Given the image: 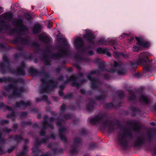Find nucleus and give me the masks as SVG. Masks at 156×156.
Segmentation results:
<instances>
[{"mask_svg":"<svg viewBox=\"0 0 156 156\" xmlns=\"http://www.w3.org/2000/svg\"><path fill=\"white\" fill-rule=\"evenodd\" d=\"M149 55H150V54L147 51L141 53L137 62H130V66L132 70L133 71H135L137 66L140 65L144 66V72L145 73L151 72L152 70V66L151 64V61L148 58Z\"/></svg>","mask_w":156,"mask_h":156,"instance_id":"obj_1","label":"nucleus"},{"mask_svg":"<svg viewBox=\"0 0 156 156\" xmlns=\"http://www.w3.org/2000/svg\"><path fill=\"white\" fill-rule=\"evenodd\" d=\"M57 41L59 44H62L64 46H57L56 49L59 52L52 53L51 58L53 59L58 60L70 55L71 52L69 50V45L66 39L64 38H58Z\"/></svg>","mask_w":156,"mask_h":156,"instance_id":"obj_2","label":"nucleus"},{"mask_svg":"<svg viewBox=\"0 0 156 156\" xmlns=\"http://www.w3.org/2000/svg\"><path fill=\"white\" fill-rule=\"evenodd\" d=\"M2 61L3 63H0V72L2 74H5L8 71L9 73L18 76H24L25 75L26 72L24 69L18 67L15 69L14 68L12 69L10 66H7L5 65V64L8 66L10 65L9 59L6 55L3 56Z\"/></svg>","mask_w":156,"mask_h":156,"instance_id":"obj_3","label":"nucleus"},{"mask_svg":"<svg viewBox=\"0 0 156 156\" xmlns=\"http://www.w3.org/2000/svg\"><path fill=\"white\" fill-rule=\"evenodd\" d=\"M88 29L85 30L86 33L83 36V37L86 41L89 44L87 48H83L82 51L83 53H87L89 55H92L94 54V52L93 50H88L89 48H91L94 47L95 42L94 40L95 37L94 34L91 32H88L89 31Z\"/></svg>","mask_w":156,"mask_h":156,"instance_id":"obj_4","label":"nucleus"},{"mask_svg":"<svg viewBox=\"0 0 156 156\" xmlns=\"http://www.w3.org/2000/svg\"><path fill=\"white\" fill-rule=\"evenodd\" d=\"M124 132L122 134H119L117 135V139L119 144L124 148H126L128 146V142L126 139L127 136H128L130 140H132L133 136L131 131H129L128 129H123Z\"/></svg>","mask_w":156,"mask_h":156,"instance_id":"obj_5","label":"nucleus"},{"mask_svg":"<svg viewBox=\"0 0 156 156\" xmlns=\"http://www.w3.org/2000/svg\"><path fill=\"white\" fill-rule=\"evenodd\" d=\"M95 74L100 75L101 73L99 70L96 69L91 71L87 76V77L90 81V87L93 90L98 89L101 84V81L99 79L91 76V75Z\"/></svg>","mask_w":156,"mask_h":156,"instance_id":"obj_6","label":"nucleus"},{"mask_svg":"<svg viewBox=\"0 0 156 156\" xmlns=\"http://www.w3.org/2000/svg\"><path fill=\"white\" fill-rule=\"evenodd\" d=\"M43 85L40 87V93L43 94L51 91L58 87V83L55 82L53 79L45 81V83H42Z\"/></svg>","mask_w":156,"mask_h":156,"instance_id":"obj_7","label":"nucleus"},{"mask_svg":"<svg viewBox=\"0 0 156 156\" xmlns=\"http://www.w3.org/2000/svg\"><path fill=\"white\" fill-rule=\"evenodd\" d=\"M12 43L14 44L20 43L22 44L28 46H31L33 47L38 48L40 47L39 44L37 42L31 43V41L28 38H23L19 36L16 37L12 40Z\"/></svg>","mask_w":156,"mask_h":156,"instance_id":"obj_8","label":"nucleus"},{"mask_svg":"<svg viewBox=\"0 0 156 156\" xmlns=\"http://www.w3.org/2000/svg\"><path fill=\"white\" fill-rule=\"evenodd\" d=\"M115 121V124L113 123V121L109 120H106L104 122H102V120L100 122L102 123L105 127L107 126L108 123H110L108 127V132L111 133L113 132L115 130V125L117 126V129H123V125L121 124V122L119 120L116 119Z\"/></svg>","mask_w":156,"mask_h":156,"instance_id":"obj_9","label":"nucleus"},{"mask_svg":"<svg viewBox=\"0 0 156 156\" xmlns=\"http://www.w3.org/2000/svg\"><path fill=\"white\" fill-rule=\"evenodd\" d=\"M12 24L14 26L17 27L19 33L21 35H24L22 33L28 32L29 31L28 28L23 23V20L20 17L16 20H14Z\"/></svg>","mask_w":156,"mask_h":156,"instance_id":"obj_10","label":"nucleus"},{"mask_svg":"<svg viewBox=\"0 0 156 156\" xmlns=\"http://www.w3.org/2000/svg\"><path fill=\"white\" fill-rule=\"evenodd\" d=\"M82 145V140L80 138L78 137L75 138L70 151V155L73 156L78 153L79 152V149Z\"/></svg>","mask_w":156,"mask_h":156,"instance_id":"obj_11","label":"nucleus"},{"mask_svg":"<svg viewBox=\"0 0 156 156\" xmlns=\"http://www.w3.org/2000/svg\"><path fill=\"white\" fill-rule=\"evenodd\" d=\"M63 121V119L62 118L57 119V121H56V124L57 126H59L58 129V133L60 138L61 140L64 143H67V140L65 134H63V133L65 132L66 129V128L62 127V122Z\"/></svg>","mask_w":156,"mask_h":156,"instance_id":"obj_12","label":"nucleus"},{"mask_svg":"<svg viewBox=\"0 0 156 156\" xmlns=\"http://www.w3.org/2000/svg\"><path fill=\"white\" fill-rule=\"evenodd\" d=\"M7 82L14 83V84H16V83H23L24 81L22 78H19L15 79L10 76L8 77H3L0 78V83H7Z\"/></svg>","mask_w":156,"mask_h":156,"instance_id":"obj_13","label":"nucleus"},{"mask_svg":"<svg viewBox=\"0 0 156 156\" xmlns=\"http://www.w3.org/2000/svg\"><path fill=\"white\" fill-rule=\"evenodd\" d=\"M0 107H3L4 109H6L8 111L12 112L10 114H8L6 115V117L7 118L10 119L12 117H17L18 114H16V112L13 110L11 107L5 105L4 103L1 102L0 103Z\"/></svg>","mask_w":156,"mask_h":156,"instance_id":"obj_14","label":"nucleus"},{"mask_svg":"<svg viewBox=\"0 0 156 156\" xmlns=\"http://www.w3.org/2000/svg\"><path fill=\"white\" fill-rule=\"evenodd\" d=\"M78 76H75L72 75L68 78L66 80L64 81V83L65 84H66L70 81H72L71 83L72 87H79L80 84L79 82H77V80H78Z\"/></svg>","mask_w":156,"mask_h":156,"instance_id":"obj_15","label":"nucleus"},{"mask_svg":"<svg viewBox=\"0 0 156 156\" xmlns=\"http://www.w3.org/2000/svg\"><path fill=\"white\" fill-rule=\"evenodd\" d=\"M106 116V114L105 113L96 115L90 119V122L92 124L95 125L99 122H101L103 118Z\"/></svg>","mask_w":156,"mask_h":156,"instance_id":"obj_16","label":"nucleus"},{"mask_svg":"<svg viewBox=\"0 0 156 156\" xmlns=\"http://www.w3.org/2000/svg\"><path fill=\"white\" fill-rule=\"evenodd\" d=\"M135 39L137 42L136 44L141 48H148L150 46V43L144 41L142 38L136 37Z\"/></svg>","mask_w":156,"mask_h":156,"instance_id":"obj_17","label":"nucleus"},{"mask_svg":"<svg viewBox=\"0 0 156 156\" xmlns=\"http://www.w3.org/2000/svg\"><path fill=\"white\" fill-rule=\"evenodd\" d=\"M42 26L39 23L34 24L32 28V32L34 35L40 34L42 32Z\"/></svg>","mask_w":156,"mask_h":156,"instance_id":"obj_18","label":"nucleus"},{"mask_svg":"<svg viewBox=\"0 0 156 156\" xmlns=\"http://www.w3.org/2000/svg\"><path fill=\"white\" fill-rule=\"evenodd\" d=\"M13 84H9L8 85L5 86L4 87V89L6 91L10 90L11 89H13V91L12 93V95L13 96V95H18L19 94L17 92V90L16 88V87L14 86V84H14V83H13Z\"/></svg>","mask_w":156,"mask_h":156,"instance_id":"obj_19","label":"nucleus"},{"mask_svg":"<svg viewBox=\"0 0 156 156\" xmlns=\"http://www.w3.org/2000/svg\"><path fill=\"white\" fill-rule=\"evenodd\" d=\"M31 105V103L30 101H27L25 102L23 100H21L20 101H16L14 106L16 108H19L21 106L26 107L30 106Z\"/></svg>","mask_w":156,"mask_h":156,"instance_id":"obj_20","label":"nucleus"},{"mask_svg":"<svg viewBox=\"0 0 156 156\" xmlns=\"http://www.w3.org/2000/svg\"><path fill=\"white\" fill-rule=\"evenodd\" d=\"M39 75L44 76V77L41 78L40 79V81L42 83H45V81L47 80V79L50 77V74L48 73L45 72L44 70L39 71Z\"/></svg>","mask_w":156,"mask_h":156,"instance_id":"obj_21","label":"nucleus"},{"mask_svg":"<svg viewBox=\"0 0 156 156\" xmlns=\"http://www.w3.org/2000/svg\"><path fill=\"white\" fill-rule=\"evenodd\" d=\"M42 59L43 60L44 65L46 66H50L51 65V61L49 58V55L48 53L44 52L42 55Z\"/></svg>","mask_w":156,"mask_h":156,"instance_id":"obj_22","label":"nucleus"},{"mask_svg":"<svg viewBox=\"0 0 156 156\" xmlns=\"http://www.w3.org/2000/svg\"><path fill=\"white\" fill-rule=\"evenodd\" d=\"M84 44L83 41L81 38L77 37L75 40L74 45L77 49L82 48Z\"/></svg>","mask_w":156,"mask_h":156,"instance_id":"obj_23","label":"nucleus"},{"mask_svg":"<svg viewBox=\"0 0 156 156\" xmlns=\"http://www.w3.org/2000/svg\"><path fill=\"white\" fill-rule=\"evenodd\" d=\"M145 140L144 138L140 136L134 142L133 146L135 147L140 146L145 144Z\"/></svg>","mask_w":156,"mask_h":156,"instance_id":"obj_24","label":"nucleus"},{"mask_svg":"<svg viewBox=\"0 0 156 156\" xmlns=\"http://www.w3.org/2000/svg\"><path fill=\"white\" fill-rule=\"evenodd\" d=\"M96 104L95 102L94 101L90 100L86 105L87 110L90 112H92L94 110V105Z\"/></svg>","mask_w":156,"mask_h":156,"instance_id":"obj_25","label":"nucleus"},{"mask_svg":"<svg viewBox=\"0 0 156 156\" xmlns=\"http://www.w3.org/2000/svg\"><path fill=\"white\" fill-rule=\"evenodd\" d=\"M96 52L98 54H106L109 57L111 56V54L109 51L106 48H103L101 47L98 48L96 49Z\"/></svg>","mask_w":156,"mask_h":156,"instance_id":"obj_26","label":"nucleus"},{"mask_svg":"<svg viewBox=\"0 0 156 156\" xmlns=\"http://www.w3.org/2000/svg\"><path fill=\"white\" fill-rule=\"evenodd\" d=\"M5 21L3 20H0V33H2L4 29L6 30H9L11 27L10 24H4Z\"/></svg>","mask_w":156,"mask_h":156,"instance_id":"obj_27","label":"nucleus"},{"mask_svg":"<svg viewBox=\"0 0 156 156\" xmlns=\"http://www.w3.org/2000/svg\"><path fill=\"white\" fill-rule=\"evenodd\" d=\"M100 61V58H97L95 60V62L98 64L99 70L101 71H103L104 70L108 71V70L106 69L105 62H101Z\"/></svg>","mask_w":156,"mask_h":156,"instance_id":"obj_28","label":"nucleus"},{"mask_svg":"<svg viewBox=\"0 0 156 156\" xmlns=\"http://www.w3.org/2000/svg\"><path fill=\"white\" fill-rule=\"evenodd\" d=\"M139 101L142 103L148 104L150 102V101L148 97L145 95L141 94L140 97Z\"/></svg>","mask_w":156,"mask_h":156,"instance_id":"obj_29","label":"nucleus"},{"mask_svg":"<svg viewBox=\"0 0 156 156\" xmlns=\"http://www.w3.org/2000/svg\"><path fill=\"white\" fill-rule=\"evenodd\" d=\"M39 38L42 42L46 44H49L50 42V38L47 36L41 34L39 36Z\"/></svg>","mask_w":156,"mask_h":156,"instance_id":"obj_30","label":"nucleus"},{"mask_svg":"<svg viewBox=\"0 0 156 156\" xmlns=\"http://www.w3.org/2000/svg\"><path fill=\"white\" fill-rule=\"evenodd\" d=\"M129 109L132 111L131 115L133 117H135L136 116V112H140V108L130 106L129 108Z\"/></svg>","mask_w":156,"mask_h":156,"instance_id":"obj_31","label":"nucleus"},{"mask_svg":"<svg viewBox=\"0 0 156 156\" xmlns=\"http://www.w3.org/2000/svg\"><path fill=\"white\" fill-rule=\"evenodd\" d=\"M28 72L33 76H36L39 75V71L31 67L29 69Z\"/></svg>","mask_w":156,"mask_h":156,"instance_id":"obj_32","label":"nucleus"},{"mask_svg":"<svg viewBox=\"0 0 156 156\" xmlns=\"http://www.w3.org/2000/svg\"><path fill=\"white\" fill-rule=\"evenodd\" d=\"M23 140V138L22 137V134L19 135L16 134L14 135V141L17 142V146L18 144L20 143Z\"/></svg>","mask_w":156,"mask_h":156,"instance_id":"obj_33","label":"nucleus"},{"mask_svg":"<svg viewBox=\"0 0 156 156\" xmlns=\"http://www.w3.org/2000/svg\"><path fill=\"white\" fill-rule=\"evenodd\" d=\"M53 153L55 155L63 153V149L62 148L58 149L56 147H54L51 149Z\"/></svg>","mask_w":156,"mask_h":156,"instance_id":"obj_34","label":"nucleus"},{"mask_svg":"<svg viewBox=\"0 0 156 156\" xmlns=\"http://www.w3.org/2000/svg\"><path fill=\"white\" fill-rule=\"evenodd\" d=\"M32 152L35 154V156H39V154L41 152V150L39 147H35L32 148Z\"/></svg>","mask_w":156,"mask_h":156,"instance_id":"obj_35","label":"nucleus"},{"mask_svg":"<svg viewBox=\"0 0 156 156\" xmlns=\"http://www.w3.org/2000/svg\"><path fill=\"white\" fill-rule=\"evenodd\" d=\"M114 107V105L112 102L105 103L104 106V108L106 110L111 109Z\"/></svg>","mask_w":156,"mask_h":156,"instance_id":"obj_36","label":"nucleus"},{"mask_svg":"<svg viewBox=\"0 0 156 156\" xmlns=\"http://www.w3.org/2000/svg\"><path fill=\"white\" fill-rule=\"evenodd\" d=\"M16 88L17 89V92L19 94L18 95H13V96H15L18 97H20L21 96V93H23L24 91V87H20L19 89H18L16 87Z\"/></svg>","mask_w":156,"mask_h":156,"instance_id":"obj_37","label":"nucleus"},{"mask_svg":"<svg viewBox=\"0 0 156 156\" xmlns=\"http://www.w3.org/2000/svg\"><path fill=\"white\" fill-rule=\"evenodd\" d=\"M132 123L134 125V127L133 129L134 131L136 132H138L140 131V126L138 122H133Z\"/></svg>","mask_w":156,"mask_h":156,"instance_id":"obj_38","label":"nucleus"},{"mask_svg":"<svg viewBox=\"0 0 156 156\" xmlns=\"http://www.w3.org/2000/svg\"><path fill=\"white\" fill-rule=\"evenodd\" d=\"M136 98V96L134 93L131 90L129 93V96L128 99L129 101H133L135 100Z\"/></svg>","mask_w":156,"mask_h":156,"instance_id":"obj_39","label":"nucleus"},{"mask_svg":"<svg viewBox=\"0 0 156 156\" xmlns=\"http://www.w3.org/2000/svg\"><path fill=\"white\" fill-rule=\"evenodd\" d=\"M32 122L31 121L27 122L22 121L20 123L21 126L23 128H25L27 126H30L32 125Z\"/></svg>","mask_w":156,"mask_h":156,"instance_id":"obj_40","label":"nucleus"},{"mask_svg":"<svg viewBox=\"0 0 156 156\" xmlns=\"http://www.w3.org/2000/svg\"><path fill=\"white\" fill-rule=\"evenodd\" d=\"M80 135L81 136H85L87 135L88 133L84 128H82L79 131Z\"/></svg>","mask_w":156,"mask_h":156,"instance_id":"obj_41","label":"nucleus"},{"mask_svg":"<svg viewBox=\"0 0 156 156\" xmlns=\"http://www.w3.org/2000/svg\"><path fill=\"white\" fill-rule=\"evenodd\" d=\"M126 72V70L123 68L119 69L117 71V73L119 75H125Z\"/></svg>","mask_w":156,"mask_h":156,"instance_id":"obj_42","label":"nucleus"},{"mask_svg":"<svg viewBox=\"0 0 156 156\" xmlns=\"http://www.w3.org/2000/svg\"><path fill=\"white\" fill-rule=\"evenodd\" d=\"M107 97L106 95H101L95 97V99L98 101L105 100Z\"/></svg>","mask_w":156,"mask_h":156,"instance_id":"obj_43","label":"nucleus"},{"mask_svg":"<svg viewBox=\"0 0 156 156\" xmlns=\"http://www.w3.org/2000/svg\"><path fill=\"white\" fill-rule=\"evenodd\" d=\"M13 16L12 13H7L4 16V17L6 20H10L12 18Z\"/></svg>","mask_w":156,"mask_h":156,"instance_id":"obj_44","label":"nucleus"},{"mask_svg":"<svg viewBox=\"0 0 156 156\" xmlns=\"http://www.w3.org/2000/svg\"><path fill=\"white\" fill-rule=\"evenodd\" d=\"M98 145L97 144L91 142L89 144V148L90 149H93L98 147Z\"/></svg>","mask_w":156,"mask_h":156,"instance_id":"obj_45","label":"nucleus"},{"mask_svg":"<svg viewBox=\"0 0 156 156\" xmlns=\"http://www.w3.org/2000/svg\"><path fill=\"white\" fill-rule=\"evenodd\" d=\"M97 43L99 45L102 44L106 45V42L104 38H102L98 40L97 41Z\"/></svg>","mask_w":156,"mask_h":156,"instance_id":"obj_46","label":"nucleus"},{"mask_svg":"<svg viewBox=\"0 0 156 156\" xmlns=\"http://www.w3.org/2000/svg\"><path fill=\"white\" fill-rule=\"evenodd\" d=\"M73 96V95L72 93H69L64 96L63 99H69L72 98Z\"/></svg>","mask_w":156,"mask_h":156,"instance_id":"obj_47","label":"nucleus"},{"mask_svg":"<svg viewBox=\"0 0 156 156\" xmlns=\"http://www.w3.org/2000/svg\"><path fill=\"white\" fill-rule=\"evenodd\" d=\"M109 43L110 45H112V46H113V47L115 50L116 49V48L115 46H116L118 45V43L117 42L114 40H112L109 41Z\"/></svg>","mask_w":156,"mask_h":156,"instance_id":"obj_48","label":"nucleus"},{"mask_svg":"<svg viewBox=\"0 0 156 156\" xmlns=\"http://www.w3.org/2000/svg\"><path fill=\"white\" fill-rule=\"evenodd\" d=\"M42 144L41 140H39V139L38 138H37L35 142V147H39Z\"/></svg>","mask_w":156,"mask_h":156,"instance_id":"obj_49","label":"nucleus"},{"mask_svg":"<svg viewBox=\"0 0 156 156\" xmlns=\"http://www.w3.org/2000/svg\"><path fill=\"white\" fill-rule=\"evenodd\" d=\"M66 107L65 104L62 103L60 108V110L61 112L63 113L66 110Z\"/></svg>","mask_w":156,"mask_h":156,"instance_id":"obj_50","label":"nucleus"},{"mask_svg":"<svg viewBox=\"0 0 156 156\" xmlns=\"http://www.w3.org/2000/svg\"><path fill=\"white\" fill-rule=\"evenodd\" d=\"M17 147V144L12 146L9 149L7 152L8 153H11Z\"/></svg>","mask_w":156,"mask_h":156,"instance_id":"obj_51","label":"nucleus"},{"mask_svg":"<svg viewBox=\"0 0 156 156\" xmlns=\"http://www.w3.org/2000/svg\"><path fill=\"white\" fill-rule=\"evenodd\" d=\"M28 112H20V117L21 119L27 116Z\"/></svg>","mask_w":156,"mask_h":156,"instance_id":"obj_52","label":"nucleus"},{"mask_svg":"<svg viewBox=\"0 0 156 156\" xmlns=\"http://www.w3.org/2000/svg\"><path fill=\"white\" fill-rule=\"evenodd\" d=\"M24 16L27 20H29L31 19L32 16L29 13H26L24 14Z\"/></svg>","mask_w":156,"mask_h":156,"instance_id":"obj_53","label":"nucleus"},{"mask_svg":"<svg viewBox=\"0 0 156 156\" xmlns=\"http://www.w3.org/2000/svg\"><path fill=\"white\" fill-rule=\"evenodd\" d=\"M9 121V120L5 119L4 120H1L0 121V125H4L5 124H8Z\"/></svg>","mask_w":156,"mask_h":156,"instance_id":"obj_54","label":"nucleus"},{"mask_svg":"<svg viewBox=\"0 0 156 156\" xmlns=\"http://www.w3.org/2000/svg\"><path fill=\"white\" fill-rule=\"evenodd\" d=\"M117 95L119 98L121 99L124 98L125 96V94L121 92H120L118 93Z\"/></svg>","mask_w":156,"mask_h":156,"instance_id":"obj_55","label":"nucleus"},{"mask_svg":"<svg viewBox=\"0 0 156 156\" xmlns=\"http://www.w3.org/2000/svg\"><path fill=\"white\" fill-rule=\"evenodd\" d=\"M117 71L116 68L112 67L109 70H108V71H107L112 73H114L117 72Z\"/></svg>","mask_w":156,"mask_h":156,"instance_id":"obj_56","label":"nucleus"},{"mask_svg":"<svg viewBox=\"0 0 156 156\" xmlns=\"http://www.w3.org/2000/svg\"><path fill=\"white\" fill-rule=\"evenodd\" d=\"M3 132L6 133H9L12 131V129H8L7 127H5L2 129Z\"/></svg>","mask_w":156,"mask_h":156,"instance_id":"obj_57","label":"nucleus"},{"mask_svg":"<svg viewBox=\"0 0 156 156\" xmlns=\"http://www.w3.org/2000/svg\"><path fill=\"white\" fill-rule=\"evenodd\" d=\"M62 67L60 66H58V67L55 69L56 72L58 74H59L62 70Z\"/></svg>","mask_w":156,"mask_h":156,"instance_id":"obj_58","label":"nucleus"},{"mask_svg":"<svg viewBox=\"0 0 156 156\" xmlns=\"http://www.w3.org/2000/svg\"><path fill=\"white\" fill-rule=\"evenodd\" d=\"M40 135L41 136H45L46 133L45 130L44 129H41L39 133Z\"/></svg>","mask_w":156,"mask_h":156,"instance_id":"obj_59","label":"nucleus"},{"mask_svg":"<svg viewBox=\"0 0 156 156\" xmlns=\"http://www.w3.org/2000/svg\"><path fill=\"white\" fill-rule=\"evenodd\" d=\"M71 115L69 114H65L63 116V118L65 119H70L71 118Z\"/></svg>","mask_w":156,"mask_h":156,"instance_id":"obj_60","label":"nucleus"},{"mask_svg":"<svg viewBox=\"0 0 156 156\" xmlns=\"http://www.w3.org/2000/svg\"><path fill=\"white\" fill-rule=\"evenodd\" d=\"M121 52H114V55L115 58H118L120 57Z\"/></svg>","mask_w":156,"mask_h":156,"instance_id":"obj_61","label":"nucleus"},{"mask_svg":"<svg viewBox=\"0 0 156 156\" xmlns=\"http://www.w3.org/2000/svg\"><path fill=\"white\" fill-rule=\"evenodd\" d=\"M47 126L48 127L52 129H53L54 128V126L52 123H49L48 122H45Z\"/></svg>","mask_w":156,"mask_h":156,"instance_id":"obj_62","label":"nucleus"},{"mask_svg":"<svg viewBox=\"0 0 156 156\" xmlns=\"http://www.w3.org/2000/svg\"><path fill=\"white\" fill-rule=\"evenodd\" d=\"M20 55H22L21 53L16 52L14 55V57L15 59H19Z\"/></svg>","mask_w":156,"mask_h":156,"instance_id":"obj_63","label":"nucleus"},{"mask_svg":"<svg viewBox=\"0 0 156 156\" xmlns=\"http://www.w3.org/2000/svg\"><path fill=\"white\" fill-rule=\"evenodd\" d=\"M48 118V116L47 115H45L43 117V119L44 120L42 122V123H44L45 124H46L45 122H48L47 121V119Z\"/></svg>","mask_w":156,"mask_h":156,"instance_id":"obj_64","label":"nucleus"}]
</instances>
